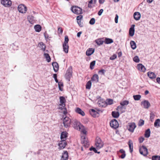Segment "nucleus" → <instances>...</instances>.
I'll use <instances>...</instances> for the list:
<instances>
[{
    "mask_svg": "<svg viewBox=\"0 0 160 160\" xmlns=\"http://www.w3.org/2000/svg\"><path fill=\"white\" fill-rule=\"evenodd\" d=\"M71 120L69 117H66L63 120V123L64 126L65 128H68L70 126Z\"/></svg>",
    "mask_w": 160,
    "mask_h": 160,
    "instance_id": "f257e3e1",
    "label": "nucleus"
},
{
    "mask_svg": "<svg viewBox=\"0 0 160 160\" xmlns=\"http://www.w3.org/2000/svg\"><path fill=\"white\" fill-rule=\"evenodd\" d=\"M72 12L76 14H80L82 13V9L78 6H72L71 9Z\"/></svg>",
    "mask_w": 160,
    "mask_h": 160,
    "instance_id": "f03ea898",
    "label": "nucleus"
},
{
    "mask_svg": "<svg viewBox=\"0 0 160 160\" xmlns=\"http://www.w3.org/2000/svg\"><path fill=\"white\" fill-rule=\"evenodd\" d=\"M140 153L144 156H146L148 154V150L144 146H142L139 148Z\"/></svg>",
    "mask_w": 160,
    "mask_h": 160,
    "instance_id": "7ed1b4c3",
    "label": "nucleus"
},
{
    "mask_svg": "<svg viewBox=\"0 0 160 160\" xmlns=\"http://www.w3.org/2000/svg\"><path fill=\"white\" fill-rule=\"evenodd\" d=\"M95 145L97 148L100 149L103 146V143L100 138L97 137L96 138Z\"/></svg>",
    "mask_w": 160,
    "mask_h": 160,
    "instance_id": "20e7f679",
    "label": "nucleus"
},
{
    "mask_svg": "<svg viewBox=\"0 0 160 160\" xmlns=\"http://www.w3.org/2000/svg\"><path fill=\"white\" fill-rule=\"evenodd\" d=\"M136 127V126L135 123H129L127 126V128L129 131L133 132Z\"/></svg>",
    "mask_w": 160,
    "mask_h": 160,
    "instance_id": "39448f33",
    "label": "nucleus"
},
{
    "mask_svg": "<svg viewBox=\"0 0 160 160\" xmlns=\"http://www.w3.org/2000/svg\"><path fill=\"white\" fill-rule=\"evenodd\" d=\"M1 3L6 7H10L12 4V2L10 0H1Z\"/></svg>",
    "mask_w": 160,
    "mask_h": 160,
    "instance_id": "423d86ee",
    "label": "nucleus"
},
{
    "mask_svg": "<svg viewBox=\"0 0 160 160\" xmlns=\"http://www.w3.org/2000/svg\"><path fill=\"white\" fill-rule=\"evenodd\" d=\"M110 126L114 129L117 128L119 127V124L116 119L112 120L110 122Z\"/></svg>",
    "mask_w": 160,
    "mask_h": 160,
    "instance_id": "0eeeda50",
    "label": "nucleus"
},
{
    "mask_svg": "<svg viewBox=\"0 0 160 160\" xmlns=\"http://www.w3.org/2000/svg\"><path fill=\"white\" fill-rule=\"evenodd\" d=\"M18 8L19 12L21 13H25L27 10L26 7L23 4L19 5Z\"/></svg>",
    "mask_w": 160,
    "mask_h": 160,
    "instance_id": "6e6552de",
    "label": "nucleus"
},
{
    "mask_svg": "<svg viewBox=\"0 0 160 160\" xmlns=\"http://www.w3.org/2000/svg\"><path fill=\"white\" fill-rule=\"evenodd\" d=\"M72 69L71 68H69L67 71L66 73L65 74V77L66 78L70 81V79L72 77Z\"/></svg>",
    "mask_w": 160,
    "mask_h": 160,
    "instance_id": "1a4fd4ad",
    "label": "nucleus"
},
{
    "mask_svg": "<svg viewBox=\"0 0 160 160\" xmlns=\"http://www.w3.org/2000/svg\"><path fill=\"white\" fill-rule=\"evenodd\" d=\"M141 105H142L143 107L146 109H148L150 106L149 102L146 100H145L141 102Z\"/></svg>",
    "mask_w": 160,
    "mask_h": 160,
    "instance_id": "9d476101",
    "label": "nucleus"
},
{
    "mask_svg": "<svg viewBox=\"0 0 160 160\" xmlns=\"http://www.w3.org/2000/svg\"><path fill=\"white\" fill-rule=\"evenodd\" d=\"M68 153L67 151H64L62 154L61 160H68Z\"/></svg>",
    "mask_w": 160,
    "mask_h": 160,
    "instance_id": "9b49d317",
    "label": "nucleus"
},
{
    "mask_svg": "<svg viewBox=\"0 0 160 160\" xmlns=\"http://www.w3.org/2000/svg\"><path fill=\"white\" fill-rule=\"evenodd\" d=\"M66 144L67 143L66 141H59L58 145L59 146V148L62 149L66 147Z\"/></svg>",
    "mask_w": 160,
    "mask_h": 160,
    "instance_id": "f8f14e48",
    "label": "nucleus"
},
{
    "mask_svg": "<svg viewBox=\"0 0 160 160\" xmlns=\"http://www.w3.org/2000/svg\"><path fill=\"white\" fill-rule=\"evenodd\" d=\"M82 142L83 144V146L85 147H88L89 145V142H88L87 139L85 137H83V138L82 139Z\"/></svg>",
    "mask_w": 160,
    "mask_h": 160,
    "instance_id": "ddd939ff",
    "label": "nucleus"
},
{
    "mask_svg": "<svg viewBox=\"0 0 160 160\" xmlns=\"http://www.w3.org/2000/svg\"><path fill=\"white\" fill-rule=\"evenodd\" d=\"M89 112L91 115L93 117H98L99 113L95 110L91 109L90 110Z\"/></svg>",
    "mask_w": 160,
    "mask_h": 160,
    "instance_id": "4468645a",
    "label": "nucleus"
},
{
    "mask_svg": "<svg viewBox=\"0 0 160 160\" xmlns=\"http://www.w3.org/2000/svg\"><path fill=\"white\" fill-rule=\"evenodd\" d=\"M135 26V25H132L131 27L129 29V35L131 37H132L134 35L135 32L134 28Z\"/></svg>",
    "mask_w": 160,
    "mask_h": 160,
    "instance_id": "2eb2a0df",
    "label": "nucleus"
},
{
    "mask_svg": "<svg viewBox=\"0 0 160 160\" xmlns=\"http://www.w3.org/2000/svg\"><path fill=\"white\" fill-rule=\"evenodd\" d=\"M68 133L66 132H63L61 135V141H66V138L67 137Z\"/></svg>",
    "mask_w": 160,
    "mask_h": 160,
    "instance_id": "dca6fc26",
    "label": "nucleus"
},
{
    "mask_svg": "<svg viewBox=\"0 0 160 160\" xmlns=\"http://www.w3.org/2000/svg\"><path fill=\"white\" fill-rule=\"evenodd\" d=\"M97 0H91L90 1L88 4V7L89 8H92L95 6V4L96 3Z\"/></svg>",
    "mask_w": 160,
    "mask_h": 160,
    "instance_id": "f3484780",
    "label": "nucleus"
},
{
    "mask_svg": "<svg viewBox=\"0 0 160 160\" xmlns=\"http://www.w3.org/2000/svg\"><path fill=\"white\" fill-rule=\"evenodd\" d=\"M74 127L75 128L80 130L81 129V126L79 125V123L77 120H75L74 123Z\"/></svg>",
    "mask_w": 160,
    "mask_h": 160,
    "instance_id": "a211bd4d",
    "label": "nucleus"
},
{
    "mask_svg": "<svg viewBox=\"0 0 160 160\" xmlns=\"http://www.w3.org/2000/svg\"><path fill=\"white\" fill-rule=\"evenodd\" d=\"M59 99L60 105H62L63 107L65 106L66 100L65 98L63 96H61L60 97Z\"/></svg>",
    "mask_w": 160,
    "mask_h": 160,
    "instance_id": "6ab92c4d",
    "label": "nucleus"
},
{
    "mask_svg": "<svg viewBox=\"0 0 160 160\" xmlns=\"http://www.w3.org/2000/svg\"><path fill=\"white\" fill-rule=\"evenodd\" d=\"M138 69L142 72H144L146 70V68L144 66L141 64H139L137 66Z\"/></svg>",
    "mask_w": 160,
    "mask_h": 160,
    "instance_id": "aec40b11",
    "label": "nucleus"
},
{
    "mask_svg": "<svg viewBox=\"0 0 160 160\" xmlns=\"http://www.w3.org/2000/svg\"><path fill=\"white\" fill-rule=\"evenodd\" d=\"M52 65L54 72H57L58 70L59 66L58 64L56 62H54L52 63Z\"/></svg>",
    "mask_w": 160,
    "mask_h": 160,
    "instance_id": "412c9836",
    "label": "nucleus"
},
{
    "mask_svg": "<svg viewBox=\"0 0 160 160\" xmlns=\"http://www.w3.org/2000/svg\"><path fill=\"white\" fill-rule=\"evenodd\" d=\"M134 18L136 20H139L141 17V14L138 12H136L134 13Z\"/></svg>",
    "mask_w": 160,
    "mask_h": 160,
    "instance_id": "4be33fe9",
    "label": "nucleus"
},
{
    "mask_svg": "<svg viewBox=\"0 0 160 160\" xmlns=\"http://www.w3.org/2000/svg\"><path fill=\"white\" fill-rule=\"evenodd\" d=\"M94 51V49L92 48H90L87 50L86 53L87 55L89 56L92 54Z\"/></svg>",
    "mask_w": 160,
    "mask_h": 160,
    "instance_id": "5701e85b",
    "label": "nucleus"
},
{
    "mask_svg": "<svg viewBox=\"0 0 160 160\" xmlns=\"http://www.w3.org/2000/svg\"><path fill=\"white\" fill-rule=\"evenodd\" d=\"M28 19L29 22L31 24H33L34 22V18L32 15H29L28 16Z\"/></svg>",
    "mask_w": 160,
    "mask_h": 160,
    "instance_id": "b1692460",
    "label": "nucleus"
},
{
    "mask_svg": "<svg viewBox=\"0 0 160 160\" xmlns=\"http://www.w3.org/2000/svg\"><path fill=\"white\" fill-rule=\"evenodd\" d=\"M75 111L77 113L80 114L83 116L85 115V114L84 112L79 108H77L76 109Z\"/></svg>",
    "mask_w": 160,
    "mask_h": 160,
    "instance_id": "393cba45",
    "label": "nucleus"
},
{
    "mask_svg": "<svg viewBox=\"0 0 160 160\" xmlns=\"http://www.w3.org/2000/svg\"><path fill=\"white\" fill-rule=\"evenodd\" d=\"M38 46L43 51H44L46 49L45 45L42 42H41L39 43Z\"/></svg>",
    "mask_w": 160,
    "mask_h": 160,
    "instance_id": "a878e982",
    "label": "nucleus"
},
{
    "mask_svg": "<svg viewBox=\"0 0 160 160\" xmlns=\"http://www.w3.org/2000/svg\"><path fill=\"white\" fill-rule=\"evenodd\" d=\"M148 77L151 79L155 78L156 77V75L155 74L152 72H148L147 73Z\"/></svg>",
    "mask_w": 160,
    "mask_h": 160,
    "instance_id": "bb28decb",
    "label": "nucleus"
},
{
    "mask_svg": "<svg viewBox=\"0 0 160 160\" xmlns=\"http://www.w3.org/2000/svg\"><path fill=\"white\" fill-rule=\"evenodd\" d=\"M63 51L66 53H68V44H66L65 43H63Z\"/></svg>",
    "mask_w": 160,
    "mask_h": 160,
    "instance_id": "cd10ccee",
    "label": "nucleus"
},
{
    "mask_svg": "<svg viewBox=\"0 0 160 160\" xmlns=\"http://www.w3.org/2000/svg\"><path fill=\"white\" fill-rule=\"evenodd\" d=\"M130 152L132 153L133 151V143L131 140H129L128 142Z\"/></svg>",
    "mask_w": 160,
    "mask_h": 160,
    "instance_id": "c85d7f7f",
    "label": "nucleus"
},
{
    "mask_svg": "<svg viewBox=\"0 0 160 160\" xmlns=\"http://www.w3.org/2000/svg\"><path fill=\"white\" fill-rule=\"evenodd\" d=\"M99 77L98 75L97 74L94 75L91 78V80L96 82H98V81Z\"/></svg>",
    "mask_w": 160,
    "mask_h": 160,
    "instance_id": "c756f323",
    "label": "nucleus"
},
{
    "mask_svg": "<svg viewBox=\"0 0 160 160\" xmlns=\"http://www.w3.org/2000/svg\"><path fill=\"white\" fill-rule=\"evenodd\" d=\"M112 115L113 117L117 118H118L119 116V113L118 111L117 112L113 111L112 112Z\"/></svg>",
    "mask_w": 160,
    "mask_h": 160,
    "instance_id": "7c9ffc66",
    "label": "nucleus"
},
{
    "mask_svg": "<svg viewBox=\"0 0 160 160\" xmlns=\"http://www.w3.org/2000/svg\"><path fill=\"white\" fill-rule=\"evenodd\" d=\"M154 126L157 128H158L160 126V119H156L154 123Z\"/></svg>",
    "mask_w": 160,
    "mask_h": 160,
    "instance_id": "2f4dec72",
    "label": "nucleus"
},
{
    "mask_svg": "<svg viewBox=\"0 0 160 160\" xmlns=\"http://www.w3.org/2000/svg\"><path fill=\"white\" fill-rule=\"evenodd\" d=\"M35 31L37 32H40L41 30V27L39 25H36L34 27Z\"/></svg>",
    "mask_w": 160,
    "mask_h": 160,
    "instance_id": "473e14b6",
    "label": "nucleus"
},
{
    "mask_svg": "<svg viewBox=\"0 0 160 160\" xmlns=\"http://www.w3.org/2000/svg\"><path fill=\"white\" fill-rule=\"evenodd\" d=\"M150 134V131L149 129H147L145 131L144 136L146 138H148Z\"/></svg>",
    "mask_w": 160,
    "mask_h": 160,
    "instance_id": "72a5a7b5",
    "label": "nucleus"
},
{
    "mask_svg": "<svg viewBox=\"0 0 160 160\" xmlns=\"http://www.w3.org/2000/svg\"><path fill=\"white\" fill-rule=\"evenodd\" d=\"M131 47L133 49H135L136 48V45L135 42L133 41H131L130 42Z\"/></svg>",
    "mask_w": 160,
    "mask_h": 160,
    "instance_id": "f704fd0d",
    "label": "nucleus"
},
{
    "mask_svg": "<svg viewBox=\"0 0 160 160\" xmlns=\"http://www.w3.org/2000/svg\"><path fill=\"white\" fill-rule=\"evenodd\" d=\"M113 42V40L112 39L106 38L105 39V43L108 44Z\"/></svg>",
    "mask_w": 160,
    "mask_h": 160,
    "instance_id": "c9c22d12",
    "label": "nucleus"
},
{
    "mask_svg": "<svg viewBox=\"0 0 160 160\" xmlns=\"http://www.w3.org/2000/svg\"><path fill=\"white\" fill-rule=\"evenodd\" d=\"M44 56L45 58L46 59V60L48 62H50L51 59L48 53H45L44 54Z\"/></svg>",
    "mask_w": 160,
    "mask_h": 160,
    "instance_id": "e433bc0d",
    "label": "nucleus"
},
{
    "mask_svg": "<svg viewBox=\"0 0 160 160\" xmlns=\"http://www.w3.org/2000/svg\"><path fill=\"white\" fill-rule=\"evenodd\" d=\"M129 104V102L127 100H124L122 102H120V104L121 106H124L125 105H127Z\"/></svg>",
    "mask_w": 160,
    "mask_h": 160,
    "instance_id": "4c0bfd02",
    "label": "nucleus"
},
{
    "mask_svg": "<svg viewBox=\"0 0 160 160\" xmlns=\"http://www.w3.org/2000/svg\"><path fill=\"white\" fill-rule=\"evenodd\" d=\"M92 83L90 81H88L87 83L86 86L87 89H89L91 87Z\"/></svg>",
    "mask_w": 160,
    "mask_h": 160,
    "instance_id": "58836bf2",
    "label": "nucleus"
},
{
    "mask_svg": "<svg viewBox=\"0 0 160 160\" xmlns=\"http://www.w3.org/2000/svg\"><path fill=\"white\" fill-rule=\"evenodd\" d=\"M133 97L135 100H138L140 99L141 96L140 95H137L133 96Z\"/></svg>",
    "mask_w": 160,
    "mask_h": 160,
    "instance_id": "ea45409f",
    "label": "nucleus"
},
{
    "mask_svg": "<svg viewBox=\"0 0 160 160\" xmlns=\"http://www.w3.org/2000/svg\"><path fill=\"white\" fill-rule=\"evenodd\" d=\"M95 64V61H93L91 62L90 63V68L91 69H92L94 68V66Z\"/></svg>",
    "mask_w": 160,
    "mask_h": 160,
    "instance_id": "a19ab883",
    "label": "nucleus"
},
{
    "mask_svg": "<svg viewBox=\"0 0 160 160\" xmlns=\"http://www.w3.org/2000/svg\"><path fill=\"white\" fill-rule=\"evenodd\" d=\"M123 108H124L122 106H119L117 108V110L119 112H123L122 111V110L123 109Z\"/></svg>",
    "mask_w": 160,
    "mask_h": 160,
    "instance_id": "79ce46f5",
    "label": "nucleus"
},
{
    "mask_svg": "<svg viewBox=\"0 0 160 160\" xmlns=\"http://www.w3.org/2000/svg\"><path fill=\"white\" fill-rule=\"evenodd\" d=\"M154 114L152 112H151L150 114V119L152 122L153 121V119L154 118Z\"/></svg>",
    "mask_w": 160,
    "mask_h": 160,
    "instance_id": "37998d69",
    "label": "nucleus"
},
{
    "mask_svg": "<svg viewBox=\"0 0 160 160\" xmlns=\"http://www.w3.org/2000/svg\"><path fill=\"white\" fill-rule=\"evenodd\" d=\"M152 160H160V156H154L152 157Z\"/></svg>",
    "mask_w": 160,
    "mask_h": 160,
    "instance_id": "c03bdc74",
    "label": "nucleus"
},
{
    "mask_svg": "<svg viewBox=\"0 0 160 160\" xmlns=\"http://www.w3.org/2000/svg\"><path fill=\"white\" fill-rule=\"evenodd\" d=\"M58 85L59 88V89L60 91L62 90V87L63 86V84L62 82H58Z\"/></svg>",
    "mask_w": 160,
    "mask_h": 160,
    "instance_id": "a18cd8bd",
    "label": "nucleus"
},
{
    "mask_svg": "<svg viewBox=\"0 0 160 160\" xmlns=\"http://www.w3.org/2000/svg\"><path fill=\"white\" fill-rule=\"evenodd\" d=\"M106 103L108 105H111L113 103V101L111 99H108L106 101Z\"/></svg>",
    "mask_w": 160,
    "mask_h": 160,
    "instance_id": "49530a36",
    "label": "nucleus"
},
{
    "mask_svg": "<svg viewBox=\"0 0 160 160\" xmlns=\"http://www.w3.org/2000/svg\"><path fill=\"white\" fill-rule=\"evenodd\" d=\"M96 43L98 45H101L103 43V41L101 39H98L96 40Z\"/></svg>",
    "mask_w": 160,
    "mask_h": 160,
    "instance_id": "de8ad7c7",
    "label": "nucleus"
},
{
    "mask_svg": "<svg viewBox=\"0 0 160 160\" xmlns=\"http://www.w3.org/2000/svg\"><path fill=\"white\" fill-rule=\"evenodd\" d=\"M44 36L46 39H49V38H51V37H49V35L46 32H45L44 33Z\"/></svg>",
    "mask_w": 160,
    "mask_h": 160,
    "instance_id": "09e8293b",
    "label": "nucleus"
},
{
    "mask_svg": "<svg viewBox=\"0 0 160 160\" xmlns=\"http://www.w3.org/2000/svg\"><path fill=\"white\" fill-rule=\"evenodd\" d=\"M133 61L136 62H139V59L138 56H136L133 58Z\"/></svg>",
    "mask_w": 160,
    "mask_h": 160,
    "instance_id": "8fccbe9b",
    "label": "nucleus"
},
{
    "mask_svg": "<svg viewBox=\"0 0 160 160\" xmlns=\"http://www.w3.org/2000/svg\"><path fill=\"white\" fill-rule=\"evenodd\" d=\"M106 70L104 69H101L98 72V73L101 75H104L105 73Z\"/></svg>",
    "mask_w": 160,
    "mask_h": 160,
    "instance_id": "3c124183",
    "label": "nucleus"
},
{
    "mask_svg": "<svg viewBox=\"0 0 160 160\" xmlns=\"http://www.w3.org/2000/svg\"><path fill=\"white\" fill-rule=\"evenodd\" d=\"M95 18H92L89 21V23L91 25H93L95 23Z\"/></svg>",
    "mask_w": 160,
    "mask_h": 160,
    "instance_id": "603ef678",
    "label": "nucleus"
},
{
    "mask_svg": "<svg viewBox=\"0 0 160 160\" xmlns=\"http://www.w3.org/2000/svg\"><path fill=\"white\" fill-rule=\"evenodd\" d=\"M144 124V121L142 119H140L138 124V125L139 126L143 125Z\"/></svg>",
    "mask_w": 160,
    "mask_h": 160,
    "instance_id": "864d4df0",
    "label": "nucleus"
},
{
    "mask_svg": "<svg viewBox=\"0 0 160 160\" xmlns=\"http://www.w3.org/2000/svg\"><path fill=\"white\" fill-rule=\"evenodd\" d=\"M69 41L68 37L67 36H65V37L64 42L63 43L68 44V42Z\"/></svg>",
    "mask_w": 160,
    "mask_h": 160,
    "instance_id": "5fc2aeb1",
    "label": "nucleus"
},
{
    "mask_svg": "<svg viewBox=\"0 0 160 160\" xmlns=\"http://www.w3.org/2000/svg\"><path fill=\"white\" fill-rule=\"evenodd\" d=\"M117 55L115 54H114L110 57V59L111 60H113L117 58Z\"/></svg>",
    "mask_w": 160,
    "mask_h": 160,
    "instance_id": "6e6d98bb",
    "label": "nucleus"
},
{
    "mask_svg": "<svg viewBox=\"0 0 160 160\" xmlns=\"http://www.w3.org/2000/svg\"><path fill=\"white\" fill-rule=\"evenodd\" d=\"M90 151H93L95 153H97V151L95 148H93L92 147L90 148L89 149Z\"/></svg>",
    "mask_w": 160,
    "mask_h": 160,
    "instance_id": "4d7b16f0",
    "label": "nucleus"
},
{
    "mask_svg": "<svg viewBox=\"0 0 160 160\" xmlns=\"http://www.w3.org/2000/svg\"><path fill=\"white\" fill-rule=\"evenodd\" d=\"M53 78H54L55 82L58 83V80L57 79V76L56 74H54L53 75Z\"/></svg>",
    "mask_w": 160,
    "mask_h": 160,
    "instance_id": "13d9d810",
    "label": "nucleus"
},
{
    "mask_svg": "<svg viewBox=\"0 0 160 160\" xmlns=\"http://www.w3.org/2000/svg\"><path fill=\"white\" fill-rule=\"evenodd\" d=\"M82 18L83 17L82 15L78 16L77 17V21H81V20L82 19Z\"/></svg>",
    "mask_w": 160,
    "mask_h": 160,
    "instance_id": "bf43d9fd",
    "label": "nucleus"
},
{
    "mask_svg": "<svg viewBox=\"0 0 160 160\" xmlns=\"http://www.w3.org/2000/svg\"><path fill=\"white\" fill-rule=\"evenodd\" d=\"M58 32L59 33L62 34L63 32V30L62 28H59L58 29Z\"/></svg>",
    "mask_w": 160,
    "mask_h": 160,
    "instance_id": "052dcab7",
    "label": "nucleus"
},
{
    "mask_svg": "<svg viewBox=\"0 0 160 160\" xmlns=\"http://www.w3.org/2000/svg\"><path fill=\"white\" fill-rule=\"evenodd\" d=\"M81 129L80 131H81L83 132V133L84 134H86V131L84 130V129H83V126H81Z\"/></svg>",
    "mask_w": 160,
    "mask_h": 160,
    "instance_id": "680f3d73",
    "label": "nucleus"
},
{
    "mask_svg": "<svg viewBox=\"0 0 160 160\" xmlns=\"http://www.w3.org/2000/svg\"><path fill=\"white\" fill-rule=\"evenodd\" d=\"M118 16L117 14H116L115 16V22L116 23H117L118 22Z\"/></svg>",
    "mask_w": 160,
    "mask_h": 160,
    "instance_id": "e2e57ef3",
    "label": "nucleus"
},
{
    "mask_svg": "<svg viewBox=\"0 0 160 160\" xmlns=\"http://www.w3.org/2000/svg\"><path fill=\"white\" fill-rule=\"evenodd\" d=\"M138 140H139V142L141 143H142L143 141L144 140V138H143L142 137H140V138H139Z\"/></svg>",
    "mask_w": 160,
    "mask_h": 160,
    "instance_id": "0e129e2a",
    "label": "nucleus"
},
{
    "mask_svg": "<svg viewBox=\"0 0 160 160\" xmlns=\"http://www.w3.org/2000/svg\"><path fill=\"white\" fill-rule=\"evenodd\" d=\"M103 11V9H101L98 12V15L99 16L101 15L102 14V13Z\"/></svg>",
    "mask_w": 160,
    "mask_h": 160,
    "instance_id": "69168bd1",
    "label": "nucleus"
},
{
    "mask_svg": "<svg viewBox=\"0 0 160 160\" xmlns=\"http://www.w3.org/2000/svg\"><path fill=\"white\" fill-rule=\"evenodd\" d=\"M77 22L78 25L81 27L83 26V24L82 23H81V21H77Z\"/></svg>",
    "mask_w": 160,
    "mask_h": 160,
    "instance_id": "338daca9",
    "label": "nucleus"
},
{
    "mask_svg": "<svg viewBox=\"0 0 160 160\" xmlns=\"http://www.w3.org/2000/svg\"><path fill=\"white\" fill-rule=\"evenodd\" d=\"M100 102H98V105H99V106L101 107H103L104 104H105V103L102 102V103H101Z\"/></svg>",
    "mask_w": 160,
    "mask_h": 160,
    "instance_id": "774afa93",
    "label": "nucleus"
}]
</instances>
